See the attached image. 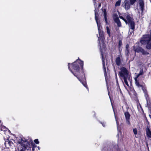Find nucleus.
Masks as SVG:
<instances>
[{
    "label": "nucleus",
    "mask_w": 151,
    "mask_h": 151,
    "mask_svg": "<svg viewBox=\"0 0 151 151\" xmlns=\"http://www.w3.org/2000/svg\"><path fill=\"white\" fill-rule=\"evenodd\" d=\"M79 63L81 66L83 68V61H81L79 59H78L75 62L72 64H70V63H69L68 65V69L73 74L74 76L77 77V78L82 83L83 86L88 89V88L87 87L86 83L85 82L84 83H83L81 81L80 78L77 76V75L76 74V73H74L73 71H72V70L70 69V66L72 67L73 68V69L74 70L75 72H76L77 73H78L79 70L78 65Z\"/></svg>",
    "instance_id": "1"
},
{
    "label": "nucleus",
    "mask_w": 151,
    "mask_h": 151,
    "mask_svg": "<svg viewBox=\"0 0 151 151\" xmlns=\"http://www.w3.org/2000/svg\"><path fill=\"white\" fill-rule=\"evenodd\" d=\"M99 44H100V41L99 42Z\"/></svg>",
    "instance_id": "34"
},
{
    "label": "nucleus",
    "mask_w": 151,
    "mask_h": 151,
    "mask_svg": "<svg viewBox=\"0 0 151 151\" xmlns=\"http://www.w3.org/2000/svg\"><path fill=\"white\" fill-rule=\"evenodd\" d=\"M136 1V0H125L122 5V6L126 10H127L130 9L131 5H133Z\"/></svg>",
    "instance_id": "5"
},
{
    "label": "nucleus",
    "mask_w": 151,
    "mask_h": 151,
    "mask_svg": "<svg viewBox=\"0 0 151 151\" xmlns=\"http://www.w3.org/2000/svg\"><path fill=\"white\" fill-rule=\"evenodd\" d=\"M102 62H103V66H104V70H105V71H106V68L105 67V63L104 61V60H103V56H102Z\"/></svg>",
    "instance_id": "24"
},
{
    "label": "nucleus",
    "mask_w": 151,
    "mask_h": 151,
    "mask_svg": "<svg viewBox=\"0 0 151 151\" xmlns=\"http://www.w3.org/2000/svg\"><path fill=\"white\" fill-rule=\"evenodd\" d=\"M12 142H10L9 141V140L8 139H7L6 141H5V146H6L7 145L9 144V145H10Z\"/></svg>",
    "instance_id": "20"
},
{
    "label": "nucleus",
    "mask_w": 151,
    "mask_h": 151,
    "mask_svg": "<svg viewBox=\"0 0 151 151\" xmlns=\"http://www.w3.org/2000/svg\"><path fill=\"white\" fill-rule=\"evenodd\" d=\"M129 35H131L132 34V33L133 32L134 30H132L130 31V30H129Z\"/></svg>",
    "instance_id": "28"
},
{
    "label": "nucleus",
    "mask_w": 151,
    "mask_h": 151,
    "mask_svg": "<svg viewBox=\"0 0 151 151\" xmlns=\"http://www.w3.org/2000/svg\"><path fill=\"white\" fill-rule=\"evenodd\" d=\"M133 131L134 134H137V131L136 129L135 128V129H133Z\"/></svg>",
    "instance_id": "25"
},
{
    "label": "nucleus",
    "mask_w": 151,
    "mask_h": 151,
    "mask_svg": "<svg viewBox=\"0 0 151 151\" xmlns=\"http://www.w3.org/2000/svg\"><path fill=\"white\" fill-rule=\"evenodd\" d=\"M0 129H1V127L0 126Z\"/></svg>",
    "instance_id": "36"
},
{
    "label": "nucleus",
    "mask_w": 151,
    "mask_h": 151,
    "mask_svg": "<svg viewBox=\"0 0 151 151\" xmlns=\"http://www.w3.org/2000/svg\"><path fill=\"white\" fill-rule=\"evenodd\" d=\"M129 24V27L132 30H134L135 28V24L134 21L133 20L128 23Z\"/></svg>",
    "instance_id": "12"
},
{
    "label": "nucleus",
    "mask_w": 151,
    "mask_h": 151,
    "mask_svg": "<svg viewBox=\"0 0 151 151\" xmlns=\"http://www.w3.org/2000/svg\"><path fill=\"white\" fill-rule=\"evenodd\" d=\"M115 76H116V77L117 76V75H116V73H115Z\"/></svg>",
    "instance_id": "33"
},
{
    "label": "nucleus",
    "mask_w": 151,
    "mask_h": 151,
    "mask_svg": "<svg viewBox=\"0 0 151 151\" xmlns=\"http://www.w3.org/2000/svg\"><path fill=\"white\" fill-rule=\"evenodd\" d=\"M142 44H147L146 47L147 49L151 48V30L150 36L149 35H145L140 41Z\"/></svg>",
    "instance_id": "3"
},
{
    "label": "nucleus",
    "mask_w": 151,
    "mask_h": 151,
    "mask_svg": "<svg viewBox=\"0 0 151 151\" xmlns=\"http://www.w3.org/2000/svg\"><path fill=\"white\" fill-rule=\"evenodd\" d=\"M18 143L20 144L19 147L18 148L19 150L20 151H25L27 147H28L29 144L25 139L20 138L18 139Z\"/></svg>",
    "instance_id": "4"
},
{
    "label": "nucleus",
    "mask_w": 151,
    "mask_h": 151,
    "mask_svg": "<svg viewBox=\"0 0 151 151\" xmlns=\"http://www.w3.org/2000/svg\"><path fill=\"white\" fill-rule=\"evenodd\" d=\"M34 142L36 144H38L39 143V141H38V140L37 139H35L34 140Z\"/></svg>",
    "instance_id": "27"
},
{
    "label": "nucleus",
    "mask_w": 151,
    "mask_h": 151,
    "mask_svg": "<svg viewBox=\"0 0 151 151\" xmlns=\"http://www.w3.org/2000/svg\"><path fill=\"white\" fill-rule=\"evenodd\" d=\"M95 19L97 23L98 30H101V24L99 23L98 20L99 18V15L97 12L95 10Z\"/></svg>",
    "instance_id": "8"
},
{
    "label": "nucleus",
    "mask_w": 151,
    "mask_h": 151,
    "mask_svg": "<svg viewBox=\"0 0 151 151\" xmlns=\"http://www.w3.org/2000/svg\"><path fill=\"white\" fill-rule=\"evenodd\" d=\"M126 123L127 124L129 125L130 124V123L129 121V119H126Z\"/></svg>",
    "instance_id": "26"
},
{
    "label": "nucleus",
    "mask_w": 151,
    "mask_h": 151,
    "mask_svg": "<svg viewBox=\"0 0 151 151\" xmlns=\"http://www.w3.org/2000/svg\"><path fill=\"white\" fill-rule=\"evenodd\" d=\"M99 33V36L101 37H103V32L101 30H98Z\"/></svg>",
    "instance_id": "22"
},
{
    "label": "nucleus",
    "mask_w": 151,
    "mask_h": 151,
    "mask_svg": "<svg viewBox=\"0 0 151 151\" xmlns=\"http://www.w3.org/2000/svg\"><path fill=\"white\" fill-rule=\"evenodd\" d=\"M125 55L126 56L127 58L129 57V46L127 44L126 45L125 47Z\"/></svg>",
    "instance_id": "11"
},
{
    "label": "nucleus",
    "mask_w": 151,
    "mask_h": 151,
    "mask_svg": "<svg viewBox=\"0 0 151 151\" xmlns=\"http://www.w3.org/2000/svg\"><path fill=\"white\" fill-rule=\"evenodd\" d=\"M0 126L1 127V129H0V130H6L5 129H6V128L5 126L2 125Z\"/></svg>",
    "instance_id": "23"
},
{
    "label": "nucleus",
    "mask_w": 151,
    "mask_h": 151,
    "mask_svg": "<svg viewBox=\"0 0 151 151\" xmlns=\"http://www.w3.org/2000/svg\"><path fill=\"white\" fill-rule=\"evenodd\" d=\"M113 18L116 23L117 24L118 27L121 26V23L119 21L118 15L116 14H114L113 15Z\"/></svg>",
    "instance_id": "10"
},
{
    "label": "nucleus",
    "mask_w": 151,
    "mask_h": 151,
    "mask_svg": "<svg viewBox=\"0 0 151 151\" xmlns=\"http://www.w3.org/2000/svg\"><path fill=\"white\" fill-rule=\"evenodd\" d=\"M101 6V4H99V7H100Z\"/></svg>",
    "instance_id": "31"
},
{
    "label": "nucleus",
    "mask_w": 151,
    "mask_h": 151,
    "mask_svg": "<svg viewBox=\"0 0 151 151\" xmlns=\"http://www.w3.org/2000/svg\"><path fill=\"white\" fill-rule=\"evenodd\" d=\"M104 17L105 20V21L106 23H107V19L106 18V11L105 10H104Z\"/></svg>",
    "instance_id": "17"
},
{
    "label": "nucleus",
    "mask_w": 151,
    "mask_h": 151,
    "mask_svg": "<svg viewBox=\"0 0 151 151\" xmlns=\"http://www.w3.org/2000/svg\"><path fill=\"white\" fill-rule=\"evenodd\" d=\"M134 50L136 52H141L143 55H147L149 54L148 52L142 48L139 47L138 45V44H137L134 45Z\"/></svg>",
    "instance_id": "6"
},
{
    "label": "nucleus",
    "mask_w": 151,
    "mask_h": 151,
    "mask_svg": "<svg viewBox=\"0 0 151 151\" xmlns=\"http://www.w3.org/2000/svg\"><path fill=\"white\" fill-rule=\"evenodd\" d=\"M137 77L136 78H135V83L136 85L139 88H142V86L140 85L138 81H137Z\"/></svg>",
    "instance_id": "15"
},
{
    "label": "nucleus",
    "mask_w": 151,
    "mask_h": 151,
    "mask_svg": "<svg viewBox=\"0 0 151 151\" xmlns=\"http://www.w3.org/2000/svg\"><path fill=\"white\" fill-rule=\"evenodd\" d=\"M106 32L109 35V36L110 37V29L109 28V27H106Z\"/></svg>",
    "instance_id": "19"
},
{
    "label": "nucleus",
    "mask_w": 151,
    "mask_h": 151,
    "mask_svg": "<svg viewBox=\"0 0 151 151\" xmlns=\"http://www.w3.org/2000/svg\"><path fill=\"white\" fill-rule=\"evenodd\" d=\"M143 74V70L142 69L140 70L139 74L138 75H137L136 77L137 78H138L139 76L142 75Z\"/></svg>",
    "instance_id": "21"
},
{
    "label": "nucleus",
    "mask_w": 151,
    "mask_h": 151,
    "mask_svg": "<svg viewBox=\"0 0 151 151\" xmlns=\"http://www.w3.org/2000/svg\"><path fill=\"white\" fill-rule=\"evenodd\" d=\"M121 0H119L116 3L115 6H119L120 5Z\"/></svg>",
    "instance_id": "18"
},
{
    "label": "nucleus",
    "mask_w": 151,
    "mask_h": 151,
    "mask_svg": "<svg viewBox=\"0 0 151 151\" xmlns=\"http://www.w3.org/2000/svg\"><path fill=\"white\" fill-rule=\"evenodd\" d=\"M120 71L119 72V76L123 78L124 82L128 86H129L127 80L130 81V76L128 71L126 68L122 67L120 68Z\"/></svg>",
    "instance_id": "2"
},
{
    "label": "nucleus",
    "mask_w": 151,
    "mask_h": 151,
    "mask_svg": "<svg viewBox=\"0 0 151 151\" xmlns=\"http://www.w3.org/2000/svg\"><path fill=\"white\" fill-rule=\"evenodd\" d=\"M102 125L103 126V127H104V124H103V123H102Z\"/></svg>",
    "instance_id": "32"
},
{
    "label": "nucleus",
    "mask_w": 151,
    "mask_h": 151,
    "mask_svg": "<svg viewBox=\"0 0 151 151\" xmlns=\"http://www.w3.org/2000/svg\"><path fill=\"white\" fill-rule=\"evenodd\" d=\"M115 118L116 121V123L117 125V127H118V122L117 121V119H116V116H115ZM117 128H118V127H117ZM118 131L119 130L118 128Z\"/></svg>",
    "instance_id": "30"
},
{
    "label": "nucleus",
    "mask_w": 151,
    "mask_h": 151,
    "mask_svg": "<svg viewBox=\"0 0 151 151\" xmlns=\"http://www.w3.org/2000/svg\"><path fill=\"white\" fill-rule=\"evenodd\" d=\"M119 17L120 19H123L126 23V24L128 23L133 20V19L129 15H127L126 17L127 20L124 18L122 16H119Z\"/></svg>",
    "instance_id": "9"
},
{
    "label": "nucleus",
    "mask_w": 151,
    "mask_h": 151,
    "mask_svg": "<svg viewBox=\"0 0 151 151\" xmlns=\"http://www.w3.org/2000/svg\"><path fill=\"white\" fill-rule=\"evenodd\" d=\"M126 119H129L130 117V115L128 112H126L124 113Z\"/></svg>",
    "instance_id": "16"
},
{
    "label": "nucleus",
    "mask_w": 151,
    "mask_h": 151,
    "mask_svg": "<svg viewBox=\"0 0 151 151\" xmlns=\"http://www.w3.org/2000/svg\"><path fill=\"white\" fill-rule=\"evenodd\" d=\"M115 62L116 65H117L119 66L120 65L121 62L120 58L119 56H118L117 57V58L116 59Z\"/></svg>",
    "instance_id": "14"
},
{
    "label": "nucleus",
    "mask_w": 151,
    "mask_h": 151,
    "mask_svg": "<svg viewBox=\"0 0 151 151\" xmlns=\"http://www.w3.org/2000/svg\"><path fill=\"white\" fill-rule=\"evenodd\" d=\"M116 81H117V82H118V81H117V79H116Z\"/></svg>",
    "instance_id": "35"
},
{
    "label": "nucleus",
    "mask_w": 151,
    "mask_h": 151,
    "mask_svg": "<svg viewBox=\"0 0 151 151\" xmlns=\"http://www.w3.org/2000/svg\"><path fill=\"white\" fill-rule=\"evenodd\" d=\"M144 6V3L143 0H137V9L139 13L140 11L141 12V13L142 12Z\"/></svg>",
    "instance_id": "7"
},
{
    "label": "nucleus",
    "mask_w": 151,
    "mask_h": 151,
    "mask_svg": "<svg viewBox=\"0 0 151 151\" xmlns=\"http://www.w3.org/2000/svg\"><path fill=\"white\" fill-rule=\"evenodd\" d=\"M146 132L147 137L151 139V131L148 127H147L146 129Z\"/></svg>",
    "instance_id": "13"
},
{
    "label": "nucleus",
    "mask_w": 151,
    "mask_h": 151,
    "mask_svg": "<svg viewBox=\"0 0 151 151\" xmlns=\"http://www.w3.org/2000/svg\"><path fill=\"white\" fill-rule=\"evenodd\" d=\"M119 45L120 47L122 45V42L121 40L119 41Z\"/></svg>",
    "instance_id": "29"
}]
</instances>
